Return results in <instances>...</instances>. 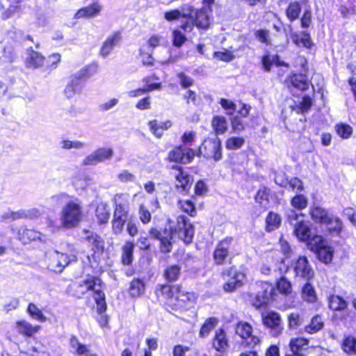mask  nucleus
Segmentation results:
<instances>
[{
    "mask_svg": "<svg viewBox=\"0 0 356 356\" xmlns=\"http://www.w3.org/2000/svg\"><path fill=\"white\" fill-rule=\"evenodd\" d=\"M309 340L304 337H293L289 342V353L285 356H305L304 352L308 348Z\"/></svg>",
    "mask_w": 356,
    "mask_h": 356,
    "instance_id": "24",
    "label": "nucleus"
},
{
    "mask_svg": "<svg viewBox=\"0 0 356 356\" xmlns=\"http://www.w3.org/2000/svg\"><path fill=\"white\" fill-rule=\"evenodd\" d=\"M341 350L348 355H356V337L353 335H345L341 343Z\"/></svg>",
    "mask_w": 356,
    "mask_h": 356,
    "instance_id": "45",
    "label": "nucleus"
},
{
    "mask_svg": "<svg viewBox=\"0 0 356 356\" xmlns=\"http://www.w3.org/2000/svg\"><path fill=\"white\" fill-rule=\"evenodd\" d=\"M218 103L221 107L226 111V114L229 116L234 115V112L236 109V104L229 99L225 98H220Z\"/></svg>",
    "mask_w": 356,
    "mask_h": 356,
    "instance_id": "60",
    "label": "nucleus"
},
{
    "mask_svg": "<svg viewBox=\"0 0 356 356\" xmlns=\"http://www.w3.org/2000/svg\"><path fill=\"white\" fill-rule=\"evenodd\" d=\"M256 39L261 43L267 46L271 44L270 31L267 29H260L254 31Z\"/></svg>",
    "mask_w": 356,
    "mask_h": 356,
    "instance_id": "61",
    "label": "nucleus"
},
{
    "mask_svg": "<svg viewBox=\"0 0 356 356\" xmlns=\"http://www.w3.org/2000/svg\"><path fill=\"white\" fill-rule=\"evenodd\" d=\"M138 216L143 225L149 224L152 220V214L149 209L144 205L140 204L138 207Z\"/></svg>",
    "mask_w": 356,
    "mask_h": 356,
    "instance_id": "62",
    "label": "nucleus"
},
{
    "mask_svg": "<svg viewBox=\"0 0 356 356\" xmlns=\"http://www.w3.org/2000/svg\"><path fill=\"white\" fill-rule=\"evenodd\" d=\"M111 219V210L107 204L100 202L95 207L92 217V222L99 227H105L108 225Z\"/></svg>",
    "mask_w": 356,
    "mask_h": 356,
    "instance_id": "22",
    "label": "nucleus"
},
{
    "mask_svg": "<svg viewBox=\"0 0 356 356\" xmlns=\"http://www.w3.org/2000/svg\"><path fill=\"white\" fill-rule=\"evenodd\" d=\"M234 333L241 339L238 341L241 349H253L261 344V339L254 334L253 326L248 321H237L234 325Z\"/></svg>",
    "mask_w": 356,
    "mask_h": 356,
    "instance_id": "11",
    "label": "nucleus"
},
{
    "mask_svg": "<svg viewBox=\"0 0 356 356\" xmlns=\"http://www.w3.org/2000/svg\"><path fill=\"white\" fill-rule=\"evenodd\" d=\"M291 205L296 209L302 211L307 208L308 200L302 194H296L291 199Z\"/></svg>",
    "mask_w": 356,
    "mask_h": 356,
    "instance_id": "56",
    "label": "nucleus"
},
{
    "mask_svg": "<svg viewBox=\"0 0 356 356\" xmlns=\"http://www.w3.org/2000/svg\"><path fill=\"white\" fill-rule=\"evenodd\" d=\"M282 224L281 216L274 211H269L265 219V230L271 232L277 229Z\"/></svg>",
    "mask_w": 356,
    "mask_h": 356,
    "instance_id": "42",
    "label": "nucleus"
},
{
    "mask_svg": "<svg viewBox=\"0 0 356 356\" xmlns=\"http://www.w3.org/2000/svg\"><path fill=\"white\" fill-rule=\"evenodd\" d=\"M209 191V187L202 179H198L194 186V193L191 195L192 199H195V197H204Z\"/></svg>",
    "mask_w": 356,
    "mask_h": 356,
    "instance_id": "58",
    "label": "nucleus"
},
{
    "mask_svg": "<svg viewBox=\"0 0 356 356\" xmlns=\"http://www.w3.org/2000/svg\"><path fill=\"white\" fill-rule=\"evenodd\" d=\"M179 209L189 217L195 218L197 215L195 199H180L177 201Z\"/></svg>",
    "mask_w": 356,
    "mask_h": 356,
    "instance_id": "36",
    "label": "nucleus"
},
{
    "mask_svg": "<svg viewBox=\"0 0 356 356\" xmlns=\"http://www.w3.org/2000/svg\"><path fill=\"white\" fill-rule=\"evenodd\" d=\"M180 29H175L172 31V44L175 47H181L187 41V37Z\"/></svg>",
    "mask_w": 356,
    "mask_h": 356,
    "instance_id": "54",
    "label": "nucleus"
},
{
    "mask_svg": "<svg viewBox=\"0 0 356 356\" xmlns=\"http://www.w3.org/2000/svg\"><path fill=\"white\" fill-rule=\"evenodd\" d=\"M70 348L73 350V354L77 356H81L88 352V348L86 345L81 343L74 335H72L69 339Z\"/></svg>",
    "mask_w": 356,
    "mask_h": 356,
    "instance_id": "48",
    "label": "nucleus"
},
{
    "mask_svg": "<svg viewBox=\"0 0 356 356\" xmlns=\"http://www.w3.org/2000/svg\"><path fill=\"white\" fill-rule=\"evenodd\" d=\"M292 42L297 47H304L308 49L314 46L310 33L307 31H302L300 33H294L291 35Z\"/></svg>",
    "mask_w": 356,
    "mask_h": 356,
    "instance_id": "34",
    "label": "nucleus"
},
{
    "mask_svg": "<svg viewBox=\"0 0 356 356\" xmlns=\"http://www.w3.org/2000/svg\"><path fill=\"white\" fill-rule=\"evenodd\" d=\"M159 77L153 74L151 76H145L143 79V82L145 83L143 88H139L129 92V95L131 97H136L148 92L160 90L162 87L161 83H149L151 80H158Z\"/></svg>",
    "mask_w": 356,
    "mask_h": 356,
    "instance_id": "29",
    "label": "nucleus"
},
{
    "mask_svg": "<svg viewBox=\"0 0 356 356\" xmlns=\"http://www.w3.org/2000/svg\"><path fill=\"white\" fill-rule=\"evenodd\" d=\"M196 150L197 156H202L216 162L220 161L223 157L222 144L219 138H204Z\"/></svg>",
    "mask_w": 356,
    "mask_h": 356,
    "instance_id": "16",
    "label": "nucleus"
},
{
    "mask_svg": "<svg viewBox=\"0 0 356 356\" xmlns=\"http://www.w3.org/2000/svg\"><path fill=\"white\" fill-rule=\"evenodd\" d=\"M325 325L324 321L321 314H315L310 320L309 323L304 326V332L314 334L321 331Z\"/></svg>",
    "mask_w": 356,
    "mask_h": 356,
    "instance_id": "40",
    "label": "nucleus"
},
{
    "mask_svg": "<svg viewBox=\"0 0 356 356\" xmlns=\"http://www.w3.org/2000/svg\"><path fill=\"white\" fill-rule=\"evenodd\" d=\"M245 143L243 136H229L225 141V147L227 150L233 151L240 149Z\"/></svg>",
    "mask_w": 356,
    "mask_h": 356,
    "instance_id": "50",
    "label": "nucleus"
},
{
    "mask_svg": "<svg viewBox=\"0 0 356 356\" xmlns=\"http://www.w3.org/2000/svg\"><path fill=\"white\" fill-rule=\"evenodd\" d=\"M102 10V6L98 2H93L90 5L79 9L74 14V19H90L97 16Z\"/></svg>",
    "mask_w": 356,
    "mask_h": 356,
    "instance_id": "33",
    "label": "nucleus"
},
{
    "mask_svg": "<svg viewBox=\"0 0 356 356\" xmlns=\"http://www.w3.org/2000/svg\"><path fill=\"white\" fill-rule=\"evenodd\" d=\"M27 312L29 316L40 322H45L47 317L43 314L41 309L34 303H29L27 307Z\"/></svg>",
    "mask_w": 356,
    "mask_h": 356,
    "instance_id": "57",
    "label": "nucleus"
},
{
    "mask_svg": "<svg viewBox=\"0 0 356 356\" xmlns=\"http://www.w3.org/2000/svg\"><path fill=\"white\" fill-rule=\"evenodd\" d=\"M293 234L302 242H306L311 245L313 242L311 229L305 220L298 221L294 226Z\"/></svg>",
    "mask_w": 356,
    "mask_h": 356,
    "instance_id": "32",
    "label": "nucleus"
},
{
    "mask_svg": "<svg viewBox=\"0 0 356 356\" xmlns=\"http://www.w3.org/2000/svg\"><path fill=\"white\" fill-rule=\"evenodd\" d=\"M14 328L17 335L25 339H30L34 338L42 327L40 325H32L26 320L22 319L15 323Z\"/></svg>",
    "mask_w": 356,
    "mask_h": 356,
    "instance_id": "23",
    "label": "nucleus"
},
{
    "mask_svg": "<svg viewBox=\"0 0 356 356\" xmlns=\"http://www.w3.org/2000/svg\"><path fill=\"white\" fill-rule=\"evenodd\" d=\"M148 233L151 238L159 241L160 252L163 254H169L172 252L175 243V234H177L185 245L192 243L195 235V227L188 216L181 214L176 218L175 227L170 229L165 228L162 232L156 227H151Z\"/></svg>",
    "mask_w": 356,
    "mask_h": 356,
    "instance_id": "3",
    "label": "nucleus"
},
{
    "mask_svg": "<svg viewBox=\"0 0 356 356\" xmlns=\"http://www.w3.org/2000/svg\"><path fill=\"white\" fill-rule=\"evenodd\" d=\"M261 321L273 337H278L283 333L284 327L279 312L274 310L264 312L261 314Z\"/></svg>",
    "mask_w": 356,
    "mask_h": 356,
    "instance_id": "17",
    "label": "nucleus"
},
{
    "mask_svg": "<svg viewBox=\"0 0 356 356\" xmlns=\"http://www.w3.org/2000/svg\"><path fill=\"white\" fill-rule=\"evenodd\" d=\"M212 347L219 353H225L229 347V340L225 330L220 327L215 332L212 339Z\"/></svg>",
    "mask_w": 356,
    "mask_h": 356,
    "instance_id": "30",
    "label": "nucleus"
},
{
    "mask_svg": "<svg viewBox=\"0 0 356 356\" xmlns=\"http://www.w3.org/2000/svg\"><path fill=\"white\" fill-rule=\"evenodd\" d=\"M77 260L75 254L68 255L66 253L55 252L47 258V268L52 272L60 273L68 264Z\"/></svg>",
    "mask_w": 356,
    "mask_h": 356,
    "instance_id": "19",
    "label": "nucleus"
},
{
    "mask_svg": "<svg viewBox=\"0 0 356 356\" xmlns=\"http://www.w3.org/2000/svg\"><path fill=\"white\" fill-rule=\"evenodd\" d=\"M113 206L111 229L115 235L121 234L125 224L131 219L128 199L122 193L115 194L112 199Z\"/></svg>",
    "mask_w": 356,
    "mask_h": 356,
    "instance_id": "6",
    "label": "nucleus"
},
{
    "mask_svg": "<svg viewBox=\"0 0 356 356\" xmlns=\"http://www.w3.org/2000/svg\"><path fill=\"white\" fill-rule=\"evenodd\" d=\"M286 319L288 329L293 331L300 330L305 323L303 314L298 312H290L287 315Z\"/></svg>",
    "mask_w": 356,
    "mask_h": 356,
    "instance_id": "43",
    "label": "nucleus"
},
{
    "mask_svg": "<svg viewBox=\"0 0 356 356\" xmlns=\"http://www.w3.org/2000/svg\"><path fill=\"white\" fill-rule=\"evenodd\" d=\"M98 67L99 66L96 63H90L81 69L75 76L79 77L80 81L88 79L97 73Z\"/></svg>",
    "mask_w": 356,
    "mask_h": 356,
    "instance_id": "52",
    "label": "nucleus"
},
{
    "mask_svg": "<svg viewBox=\"0 0 356 356\" xmlns=\"http://www.w3.org/2000/svg\"><path fill=\"white\" fill-rule=\"evenodd\" d=\"M145 291V283L140 278H134L129 284L128 293L132 298H137L143 295Z\"/></svg>",
    "mask_w": 356,
    "mask_h": 356,
    "instance_id": "39",
    "label": "nucleus"
},
{
    "mask_svg": "<svg viewBox=\"0 0 356 356\" xmlns=\"http://www.w3.org/2000/svg\"><path fill=\"white\" fill-rule=\"evenodd\" d=\"M218 323V319L216 317L212 316L207 318L200 329L199 337L201 338L207 337Z\"/></svg>",
    "mask_w": 356,
    "mask_h": 356,
    "instance_id": "51",
    "label": "nucleus"
},
{
    "mask_svg": "<svg viewBox=\"0 0 356 356\" xmlns=\"http://www.w3.org/2000/svg\"><path fill=\"white\" fill-rule=\"evenodd\" d=\"M0 58L5 63H13L16 60V55L10 47H6Z\"/></svg>",
    "mask_w": 356,
    "mask_h": 356,
    "instance_id": "64",
    "label": "nucleus"
},
{
    "mask_svg": "<svg viewBox=\"0 0 356 356\" xmlns=\"http://www.w3.org/2000/svg\"><path fill=\"white\" fill-rule=\"evenodd\" d=\"M270 190L268 187L266 186H261L257 190V193L254 195V200L258 205L266 209V206L270 202Z\"/></svg>",
    "mask_w": 356,
    "mask_h": 356,
    "instance_id": "44",
    "label": "nucleus"
},
{
    "mask_svg": "<svg viewBox=\"0 0 356 356\" xmlns=\"http://www.w3.org/2000/svg\"><path fill=\"white\" fill-rule=\"evenodd\" d=\"M309 215L316 223L325 225L330 233H335L337 235L341 233L343 229L341 220L339 217L330 215L325 209L318 206L312 207L310 209Z\"/></svg>",
    "mask_w": 356,
    "mask_h": 356,
    "instance_id": "10",
    "label": "nucleus"
},
{
    "mask_svg": "<svg viewBox=\"0 0 356 356\" xmlns=\"http://www.w3.org/2000/svg\"><path fill=\"white\" fill-rule=\"evenodd\" d=\"M313 239L310 245L311 249L316 253L319 261L326 264H330L334 256V249L327 245L321 235L315 234Z\"/></svg>",
    "mask_w": 356,
    "mask_h": 356,
    "instance_id": "18",
    "label": "nucleus"
},
{
    "mask_svg": "<svg viewBox=\"0 0 356 356\" xmlns=\"http://www.w3.org/2000/svg\"><path fill=\"white\" fill-rule=\"evenodd\" d=\"M190 17V13H181L179 9L170 10L164 13V18L168 22H174L180 18L186 20L187 17Z\"/></svg>",
    "mask_w": 356,
    "mask_h": 356,
    "instance_id": "55",
    "label": "nucleus"
},
{
    "mask_svg": "<svg viewBox=\"0 0 356 356\" xmlns=\"http://www.w3.org/2000/svg\"><path fill=\"white\" fill-rule=\"evenodd\" d=\"M122 39V31H115L108 35L106 40L103 42L99 54L103 57H108L110 54L113 51L115 47H116Z\"/></svg>",
    "mask_w": 356,
    "mask_h": 356,
    "instance_id": "25",
    "label": "nucleus"
},
{
    "mask_svg": "<svg viewBox=\"0 0 356 356\" xmlns=\"http://www.w3.org/2000/svg\"><path fill=\"white\" fill-rule=\"evenodd\" d=\"M296 276H300L306 281L313 279L314 273L309 264L307 258L305 256H300L295 262L293 267Z\"/></svg>",
    "mask_w": 356,
    "mask_h": 356,
    "instance_id": "26",
    "label": "nucleus"
},
{
    "mask_svg": "<svg viewBox=\"0 0 356 356\" xmlns=\"http://www.w3.org/2000/svg\"><path fill=\"white\" fill-rule=\"evenodd\" d=\"M83 216L81 203L77 200L69 201L60 212L61 225L65 228H74L80 223Z\"/></svg>",
    "mask_w": 356,
    "mask_h": 356,
    "instance_id": "14",
    "label": "nucleus"
},
{
    "mask_svg": "<svg viewBox=\"0 0 356 356\" xmlns=\"http://www.w3.org/2000/svg\"><path fill=\"white\" fill-rule=\"evenodd\" d=\"M234 246L235 239L233 236H227L219 240L212 252L213 264L216 266L231 264Z\"/></svg>",
    "mask_w": 356,
    "mask_h": 356,
    "instance_id": "9",
    "label": "nucleus"
},
{
    "mask_svg": "<svg viewBox=\"0 0 356 356\" xmlns=\"http://www.w3.org/2000/svg\"><path fill=\"white\" fill-rule=\"evenodd\" d=\"M213 57L218 60L229 63L235 58L233 52L227 49H223V51H214Z\"/></svg>",
    "mask_w": 356,
    "mask_h": 356,
    "instance_id": "59",
    "label": "nucleus"
},
{
    "mask_svg": "<svg viewBox=\"0 0 356 356\" xmlns=\"http://www.w3.org/2000/svg\"><path fill=\"white\" fill-rule=\"evenodd\" d=\"M60 62L59 54H53L46 58L41 53L35 51L33 47L26 49L25 66L28 69L35 70L44 67V70L51 71L56 69Z\"/></svg>",
    "mask_w": 356,
    "mask_h": 356,
    "instance_id": "8",
    "label": "nucleus"
},
{
    "mask_svg": "<svg viewBox=\"0 0 356 356\" xmlns=\"http://www.w3.org/2000/svg\"><path fill=\"white\" fill-rule=\"evenodd\" d=\"M191 17L186 20H183L179 25V29L184 33H191L196 27L200 31H207L211 25V17L205 8L195 9L189 6L187 8Z\"/></svg>",
    "mask_w": 356,
    "mask_h": 356,
    "instance_id": "7",
    "label": "nucleus"
},
{
    "mask_svg": "<svg viewBox=\"0 0 356 356\" xmlns=\"http://www.w3.org/2000/svg\"><path fill=\"white\" fill-rule=\"evenodd\" d=\"M295 67H299L302 73L291 72L284 79V84L289 90H296L300 92H305L309 90L311 81L308 79L309 66L308 60L304 56L298 55L293 65Z\"/></svg>",
    "mask_w": 356,
    "mask_h": 356,
    "instance_id": "5",
    "label": "nucleus"
},
{
    "mask_svg": "<svg viewBox=\"0 0 356 356\" xmlns=\"http://www.w3.org/2000/svg\"><path fill=\"white\" fill-rule=\"evenodd\" d=\"M113 154V152L111 148H98L84 159L83 164L85 165H96L98 163L109 159L112 157Z\"/></svg>",
    "mask_w": 356,
    "mask_h": 356,
    "instance_id": "27",
    "label": "nucleus"
},
{
    "mask_svg": "<svg viewBox=\"0 0 356 356\" xmlns=\"http://www.w3.org/2000/svg\"><path fill=\"white\" fill-rule=\"evenodd\" d=\"M302 10L301 3L298 1H291L285 10V13L289 22H293L299 18Z\"/></svg>",
    "mask_w": 356,
    "mask_h": 356,
    "instance_id": "46",
    "label": "nucleus"
},
{
    "mask_svg": "<svg viewBox=\"0 0 356 356\" xmlns=\"http://www.w3.org/2000/svg\"><path fill=\"white\" fill-rule=\"evenodd\" d=\"M337 134L342 139L346 140L351 137L353 133V127L343 122H339L334 126Z\"/></svg>",
    "mask_w": 356,
    "mask_h": 356,
    "instance_id": "53",
    "label": "nucleus"
},
{
    "mask_svg": "<svg viewBox=\"0 0 356 356\" xmlns=\"http://www.w3.org/2000/svg\"><path fill=\"white\" fill-rule=\"evenodd\" d=\"M220 275L224 281L222 289L227 293H233L243 286L247 279L246 274L234 265L223 268Z\"/></svg>",
    "mask_w": 356,
    "mask_h": 356,
    "instance_id": "12",
    "label": "nucleus"
},
{
    "mask_svg": "<svg viewBox=\"0 0 356 356\" xmlns=\"http://www.w3.org/2000/svg\"><path fill=\"white\" fill-rule=\"evenodd\" d=\"M81 89V81L75 75L71 78L70 81L66 86L64 93L67 98L72 97L76 92Z\"/></svg>",
    "mask_w": 356,
    "mask_h": 356,
    "instance_id": "49",
    "label": "nucleus"
},
{
    "mask_svg": "<svg viewBox=\"0 0 356 356\" xmlns=\"http://www.w3.org/2000/svg\"><path fill=\"white\" fill-rule=\"evenodd\" d=\"M83 232L86 234H88L85 239L90 243L92 245V257H99L103 254L104 252V239L97 234L93 233L88 229H84Z\"/></svg>",
    "mask_w": 356,
    "mask_h": 356,
    "instance_id": "28",
    "label": "nucleus"
},
{
    "mask_svg": "<svg viewBox=\"0 0 356 356\" xmlns=\"http://www.w3.org/2000/svg\"><path fill=\"white\" fill-rule=\"evenodd\" d=\"M135 243L131 240L124 241L121 247L120 262L123 266H131L134 259Z\"/></svg>",
    "mask_w": 356,
    "mask_h": 356,
    "instance_id": "31",
    "label": "nucleus"
},
{
    "mask_svg": "<svg viewBox=\"0 0 356 356\" xmlns=\"http://www.w3.org/2000/svg\"><path fill=\"white\" fill-rule=\"evenodd\" d=\"M250 110L251 106L250 105L241 102V107L236 111V114L231 116L230 123L234 133H240L245 130L248 124L243 119L249 115Z\"/></svg>",
    "mask_w": 356,
    "mask_h": 356,
    "instance_id": "21",
    "label": "nucleus"
},
{
    "mask_svg": "<svg viewBox=\"0 0 356 356\" xmlns=\"http://www.w3.org/2000/svg\"><path fill=\"white\" fill-rule=\"evenodd\" d=\"M313 106L312 99L309 95H304L298 105L291 106V111H295L296 114H305L307 113Z\"/></svg>",
    "mask_w": 356,
    "mask_h": 356,
    "instance_id": "47",
    "label": "nucleus"
},
{
    "mask_svg": "<svg viewBox=\"0 0 356 356\" xmlns=\"http://www.w3.org/2000/svg\"><path fill=\"white\" fill-rule=\"evenodd\" d=\"M16 238L22 244L28 245L34 242H42L44 241V234L34 227L24 225L17 229Z\"/></svg>",
    "mask_w": 356,
    "mask_h": 356,
    "instance_id": "20",
    "label": "nucleus"
},
{
    "mask_svg": "<svg viewBox=\"0 0 356 356\" xmlns=\"http://www.w3.org/2000/svg\"><path fill=\"white\" fill-rule=\"evenodd\" d=\"M168 169L170 176L174 179V187L176 191L183 195H188L194 181L193 176L181 165H172Z\"/></svg>",
    "mask_w": 356,
    "mask_h": 356,
    "instance_id": "13",
    "label": "nucleus"
},
{
    "mask_svg": "<svg viewBox=\"0 0 356 356\" xmlns=\"http://www.w3.org/2000/svg\"><path fill=\"white\" fill-rule=\"evenodd\" d=\"M181 273V266L174 264L167 265L162 272L165 283L158 284L154 290L159 301L169 312H185L193 307L197 296L194 291H185L181 284H174L179 280Z\"/></svg>",
    "mask_w": 356,
    "mask_h": 356,
    "instance_id": "1",
    "label": "nucleus"
},
{
    "mask_svg": "<svg viewBox=\"0 0 356 356\" xmlns=\"http://www.w3.org/2000/svg\"><path fill=\"white\" fill-rule=\"evenodd\" d=\"M139 55L141 57V60L143 65L147 67H152L154 65L155 60L152 56V52L149 53L144 49L141 48L139 50Z\"/></svg>",
    "mask_w": 356,
    "mask_h": 356,
    "instance_id": "63",
    "label": "nucleus"
},
{
    "mask_svg": "<svg viewBox=\"0 0 356 356\" xmlns=\"http://www.w3.org/2000/svg\"><path fill=\"white\" fill-rule=\"evenodd\" d=\"M300 295L302 299L307 303L314 304L318 300L315 288L309 281H307L301 287Z\"/></svg>",
    "mask_w": 356,
    "mask_h": 356,
    "instance_id": "38",
    "label": "nucleus"
},
{
    "mask_svg": "<svg viewBox=\"0 0 356 356\" xmlns=\"http://www.w3.org/2000/svg\"><path fill=\"white\" fill-rule=\"evenodd\" d=\"M104 283L99 276L88 275L82 281L72 282L66 288L68 296L76 299L82 298L88 292H92V297L97 305V312L103 314L107 309L106 295L104 291Z\"/></svg>",
    "mask_w": 356,
    "mask_h": 356,
    "instance_id": "4",
    "label": "nucleus"
},
{
    "mask_svg": "<svg viewBox=\"0 0 356 356\" xmlns=\"http://www.w3.org/2000/svg\"><path fill=\"white\" fill-rule=\"evenodd\" d=\"M151 133L157 138L163 136V131L170 129L172 123L170 120H166L159 123L156 120H149L147 123Z\"/></svg>",
    "mask_w": 356,
    "mask_h": 356,
    "instance_id": "37",
    "label": "nucleus"
},
{
    "mask_svg": "<svg viewBox=\"0 0 356 356\" xmlns=\"http://www.w3.org/2000/svg\"><path fill=\"white\" fill-rule=\"evenodd\" d=\"M196 156V149L184 145H177L168 152L165 161L173 165H187L191 163Z\"/></svg>",
    "mask_w": 356,
    "mask_h": 356,
    "instance_id": "15",
    "label": "nucleus"
},
{
    "mask_svg": "<svg viewBox=\"0 0 356 356\" xmlns=\"http://www.w3.org/2000/svg\"><path fill=\"white\" fill-rule=\"evenodd\" d=\"M211 124L216 136L225 134L228 129L227 120L222 115H214L211 119Z\"/></svg>",
    "mask_w": 356,
    "mask_h": 356,
    "instance_id": "41",
    "label": "nucleus"
},
{
    "mask_svg": "<svg viewBox=\"0 0 356 356\" xmlns=\"http://www.w3.org/2000/svg\"><path fill=\"white\" fill-rule=\"evenodd\" d=\"M327 300L328 308L333 312H341L348 308L347 301L339 295L330 294Z\"/></svg>",
    "mask_w": 356,
    "mask_h": 356,
    "instance_id": "35",
    "label": "nucleus"
},
{
    "mask_svg": "<svg viewBox=\"0 0 356 356\" xmlns=\"http://www.w3.org/2000/svg\"><path fill=\"white\" fill-rule=\"evenodd\" d=\"M288 267L284 272L280 268L281 276L275 280V284L269 281H259L256 283L257 291L248 293L249 304L255 309L260 310L267 308L275 302L278 294L290 296L293 293L292 282L284 275Z\"/></svg>",
    "mask_w": 356,
    "mask_h": 356,
    "instance_id": "2",
    "label": "nucleus"
}]
</instances>
